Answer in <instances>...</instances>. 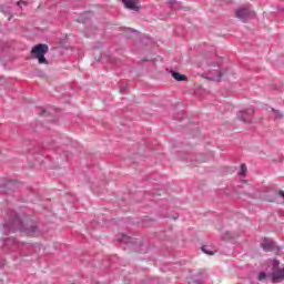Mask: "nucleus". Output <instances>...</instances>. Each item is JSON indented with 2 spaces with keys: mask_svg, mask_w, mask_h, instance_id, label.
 Segmentation results:
<instances>
[{
  "mask_svg": "<svg viewBox=\"0 0 284 284\" xmlns=\"http://www.w3.org/2000/svg\"><path fill=\"white\" fill-rule=\"evenodd\" d=\"M3 230L6 234L22 232L31 237L39 236L41 233L39 224L32 220V215H29L23 211L17 212L14 210L7 211V220L3 224Z\"/></svg>",
  "mask_w": 284,
  "mask_h": 284,
  "instance_id": "f257e3e1",
  "label": "nucleus"
},
{
  "mask_svg": "<svg viewBox=\"0 0 284 284\" xmlns=\"http://www.w3.org/2000/svg\"><path fill=\"white\" fill-rule=\"evenodd\" d=\"M48 50L49 47L47 43H39L36 44L32 49H31V57H33V59H38V63H40L41 65H48V59H45V54H48Z\"/></svg>",
  "mask_w": 284,
  "mask_h": 284,
  "instance_id": "f03ea898",
  "label": "nucleus"
},
{
  "mask_svg": "<svg viewBox=\"0 0 284 284\" xmlns=\"http://www.w3.org/2000/svg\"><path fill=\"white\" fill-rule=\"evenodd\" d=\"M235 17L242 21V23H247L250 19H254V12L247 7H240L235 11Z\"/></svg>",
  "mask_w": 284,
  "mask_h": 284,
  "instance_id": "7ed1b4c3",
  "label": "nucleus"
},
{
  "mask_svg": "<svg viewBox=\"0 0 284 284\" xmlns=\"http://www.w3.org/2000/svg\"><path fill=\"white\" fill-rule=\"evenodd\" d=\"M272 270H273V273H271V277L273 281L284 280V267L281 268V262L278 260L273 261Z\"/></svg>",
  "mask_w": 284,
  "mask_h": 284,
  "instance_id": "20e7f679",
  "label": "nucleus"
},
{
  "mask_svg": "<svg viewBox=\"0 0 284 284\" xmlns=\"http://www.w3.org/2000/svg\"><path fill=\"white\" fill-rule=\"evenodd\" d=\"M261 247L262 250H264V252H281V247L276 246V242H274L272 239L270 237H264L262 243H261Z\"/></svg>",
  "mask_w": 284,
  "mask_h": 284,
  "instance_id": "39448f33",
  "label": "nucleus"
},
{
  "mask_svg": "<svg viewBox=\"0 0 284 284\" xmlns=\"http://www.w3.org/2000/svg\"><path fill=\"white\" fill-rule=\"evenodd\" d=\"M0 190L2 194H12L17 190V182L13 180L4 181L0 184Z\"/></svg>",
  "mask_w": 284,
  "mask_h": 284,
  "instance_id": "423d86ee",
  "label": "nucleus"
},
{
  "mask_svg": "<svg viewBox=\"0 0 284 284\" xmlns=\"http://www.w3.org/2000/svg\"><path fill=\"white\" fill-rule=\"evenodd\" d=\"M252 116H254V109L237 112V119L239 121H242V123H252Z\"/></svg>",
  "mask_w": 284,
  "mask_h": 284,
  "instance_id": "0eeeda50",
  "label": "nucleus"
},
{
  "mask_svg": "<svg viewBox=\"0 0 284 284\" xmlns=\"http://www.w3.org/2000/svg\"><path fill=\"white\" fill-rule=\"evenodd\" d=\"M227 73V69L215 71V75L210 71L211 77L207 78L209 81H215L216 83H221L223 81V77Z\"/></svg>",
  "mask_w": 284,
  "mask_h": 284,
  "instance_id": "6e6552de",
  "label": "nucleus"
},
{
  "mask_svg": "<svg viewBox=\"0 0 284 284\" xmlns=\"http://www.w3.org/2000/svg\"><path fill=\"white\" fill-rule=\"evenodd\" d=\"M187 161H190L192 165L196 166L199 163H205V155L203 153L189 155Z\"/></svg>",
  "mask_w": 284,
  "mask_h": 284,
  "instance_id": "1a4fd4ad",
  "label": "nucleus"
},
{
  "mask_svg": "<svg viewBox=\"0 0 284 284\" xmlns=\"http://www.w3.org/2000/svg\"><path fill=\"white\" fill-rule=\"evenodd\" d=\"M122 3L126 10H133V12H139L141 7L136 3V0H122Z\"/></svg>",
  "mask_w": 284,
  "mask_h": 284,
  "instance_id": "9d476101",
  "label": "nucleus"
},
{
  "mask_svg": "<svg viewBox=\"0 0 284 284\" xmlns=\"http://www.w3.org/2000/svg\"><path fill=\"white\" fill-rule=\"evenodd\" d=\"M168 6L171 10H187L183 8V4L178 0H168Z\"/></svg>",
  "mask_w": 284,
  "mask_h": 284,
  "instance_id": "9b49d317",
  "label": "nucleus"
},
{
  "mask_svg": "<svg viewBox=\"0 0 284 284\" xmlns=\"http://www.w3.org/2000/svg\"><path fill=\"white\" fill-rule=\"evenodd\" d=\"M171 77L174 78L175 81L181 82V81H187V77H185V74H181L179 73V71H174V70H169Z\"/></svg>",
  "mask_w": 284,
  "mask_h": 284,
  "instance_id": "f8f14e48",
  "label": "nucleus"
},
{
  "mask_svg": "<svg viewBox=\"0 0 284 284\" xmlns=\"http://www.w3.org/2000/svg\"><path fill=\"white\" fill-rule=\"evenodd\" d=\"M19 247H21L22 250H28L29 252H32L34 250H41V246L37 245V244H30V243H26L22 242Z\"/></svg>",
  "mask_w": 284,
  "mask_h": 284,
  "instance_id": "ddd939ff",
  "label": "nucleus"
},
{
  "mask_svg": "<svg viewBox=\"0 0 284 284\" xmlns=\"http://www.w3.org/2000/svg\"><path fill=\"white\" fill-rule=\"evenodd\" d=\"M0 12H2V14H6L7 17H9L8 21H11L12 11L10 10V7L0 4Z\"/></svg>",
  "mask_w": 284,
  "mask_h": 284,
  "instance_id": "4468645a",
  "label": "nucleus"
},
{
  "mask_svg": "<svg viewBox=\"0 0 284 284\" xmlns=\"http://www.w3.org/2000/svg\"><path fill=\"white\" fill-rule=\"evenodd\" d=\"M187 284H203V273L200 272L197 274V278L195 277H191L187 282Z\"/></svg>",
  "mask_w": 284,
  "mask_h": 284,
  "instance_id": "2eb2a0df",
  "label": "nucleus"
},
{
  "mask_svg": "<svg viewBox=\"0 0 284 284\" xmlns=\"http://www.w3.org/2000/svg\"><path fill=\"white\" fill-rule=\"evenodd\" d=\"M118 241L120 243H124L128 245V243H132V237L125 235V234H122L120 237H118Z\"/></svg>",
  "mask_w": 284,
  "mask_h": 284,
  "instance_id": "dca6fc26",
  "label": "nucleus"
},
{
  "mask_svg": "<svg viewBox=\"0 0 284 284\" xmlns=\"http://www.w3.org/2000/svg\"><path fill=\"white\" fill-rule=\"evenodd\" d=\"M202 252L204 254H207L209 256H214V251L210 250V246H207V245L202 246Z\"/></svg>",
  "mask_w": 284,
  "mask_h": 284,
  "instance_id": "f3484780",
  "label": "nucleus"
},
{
  "mask_svg": "<svg viewBox=\"0 0 284 284\" xmlns=\"http://www.w3.org/2000/svg\"><path fill=\"white\" fill-rule=\"evenodd\" d=\"M245 174H247V165L241 164L239 176H245Z\"/></svg>",
  "mask_w": 284,
  "mask_h": 284,
  "instance_id": "a211bd4d",
  "label": "nucleus"
},
{
  "mask_svg": "<svg viewBox=\"0 0 284 284\" xmlns=\"http://www.w3.org/2000/svg\"><path fill=\"white\" fill-rule=\"evenodd\" d=\"M271 112H273L275 119H283V113L274 108H271Z\"/></svg>",
  "mask_w": 284,
  "mask_h": 284,
  "instance_id": "6ab92c4d",
  "label": "nucleus"
},
{
  "mask_svg": "<svg viewBox=\"0 0 284 284\" xmlns=\"http://www.w3.org/2000/svg\"><path fill=\"white\" fill-rule=\"evenodd\" d=\"M265 278H267V273L265 272L258 273L257 281H265Z\"/></svg>",
  "mask_w": 284,
  "mask_h": 284,
  "instance_id": "aec40b11",
  "label": "nucleus"
},
{
  "mask_svg": "<svg viewBox=\"0 0 284 284\" xmlns=\"http://www.w3.org/2000/svg\"><path fill=\"white\" fill-rule=\"evenodd\" d=\"M38 110H39L38 114H40V116L48 114V111L44 108H39Z\"/></svg>",
  "mask_w": 284,
  "mask_h": 284,
  "instance_id": "412c9836",
  "label": "nucleus"
},
{
  "mask_svg": "<svg viewBox=\"0 0 284 284\" xmlns=\"http://www.w3.org/2000/svg\"><path fill=\"white\" fill-rule=\"evenodd\" d=\"M126 90H128V85H123V87L120 88V92L122 94H125Z\"/></svg>",
  "mask_w": 284,
  "mask_h": 284,
  "instance_id": "4be33fe9",
  "label": "nucleus"
},
{
  "mask_svg": "<svg viewBox=\"0 0 284 284\" xmlns=\"http://www.w3.org/2000/svg\"><path fill=\"white\" fill-rule=\"evenodd\" d=\"M129 32H132L133 34H139V31L132 28H128Z\"/></svg>",
  "mask_w": 284,
  "mask_h": 284,
  "instance_id": "5701e85b",
  "label": "nucleus"
},
{
  "mask_svg": "<svg viewBox=\"0 0 284 284\" xmlns=\"http://www.w3.org/2000/svg\"><path fill=\"white\" fill-rule=\"evenodd\" d=\"M23 3H26V1L19 0V1L17 2L18 8H21V4H23Z\"/></svg>",
  "mask_w": 284,
  "mask_h": 284,
  "instance_id": "b1692460",
  "label": "nucleus"
},
{
  "mask_svg": "<svg viewBox=\"0 0 284 284\" xmlns=\"http://www.w3.org/2000/svg\"><path fill=\"white\" fill-rule=\"evenodd\" d=\"M278 196H281L282 199H284V191H278Z\"/></svg>",
  "mask_w": 284,
  "mask_h": 284,
  "instance_id": "393cba45",
  "label": "nucleus"
},
{
  "mask_svg": "<svg viewBox=\"0 0 284 284\" xmlns=\"http://www.w3.org/2000/svg\"><path fill=\"white\" fill-rule=\"evenodd\" d=\"M49 148H51V150H54V142H51V143L49 144Z\"/></svg>",
  "mask_w": 284,
  "mask_h": 284,
  "instance_id": "a878e982",
  "label": "nucleus"
},
{
  "mask_svg": "<svg viewBox=\"0 0 284 284\" xmlns=\"http://www.w3.org/2000/svg\"><path fill=\"white\" fill-rule=\"evenodd\" d=\"M250 283L254 284V281H252V278H250Z\"/></svg>",
  "mask_w": 284,
  "mask_h": 284,
  "instance_id": "bb28decb",
  "label": "nucleus"
},
{
  "mask_svg": "<svg viewBox=\"0 0 284 284\" xmlns=\"http://www.w3.org/2000/svg\"><path fill=\"white\" fill-rule=\"evenodd\" d=\"M179 219V216L174 217V221H176Z\"/></svg>",
  "mask_w": 284,
  "mask_h": 284,
  "instance_id": "cd10ccee",
  "label": "nucleus"
}]
</instances>
